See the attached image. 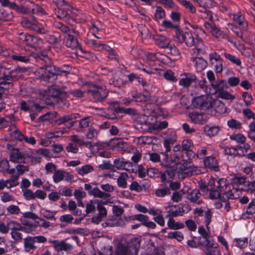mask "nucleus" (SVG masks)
Returning a JSON list of instances; mask_svg holds the SVG:
<instances>
[{"mask_svg": "<svg viewBox=\"0 0 255 255\" xmlns=\"http://www.w3.org/2000/svg\"><path fill=\"white\" fill-rule=\"evenodd\" d=\"M38 73L41 74L39 79L41 81L48 82L52 79H56L58 75H62L64 74L67 76L69 74L68 70L59 68L53 65L52 63L45 67H40L38 69Z\"/></svg>", "mask_w": 255, "mask_h": 255, "instance_id": "nucleus-1", "label": "nucleus"}, {"mask_svg": "<svg viewBox=\"0 0 255 255\" xmlns=\"http://www.w3.org/2000/svg\"><path fill=\"white\" fill-rule=\"evenodd\" d=\"M229 183L226 178H222L216 180L214 178H211L209 181V189L211 193H209V198L211 199H217L220 197L221 194L228 189Z\"/></svg>", "mask_w": 255, "mask_h": 255, "instance_id": "nucleus-2", "label": "nucleus"}, {"mask_svg": "<svg viewBox=\"0 0 255 255\" xmlns=\"http://www.w3.org/2000/svg\"><path fill=\"white\" fill-rule=\"evenodd\" d=\"M174 37L180 43H185L189 47L194 46L198 53L202 52V41L200 39L194 38L192 33L183 32L179 28L176 31Z\"/></svg>", "mask_w": 255, "mask_h": 255, "instance_id": "nucleus-3", "label": "nucleus"}, {"mask_svg": "<svg viewBox=\"0 0 255 255\" xmlns=\"http://www.w3.org/2000/svg\"><path fill=\"white\" fill-rule=\"evenodd\" d=\"M140 242V238H134L127 245L119 243L116 247V255H137Z\"/></svg>", "mask_w": 255, "mask_h": 255, "instance_id": "nucleus-4", "label": "nucleus"}, {"mask_svg": "<svg viewBox=\"0 0 255 255\" xmlns=\"http://www.w3.org/2000/svg\"><path fill=\"white\" fill-rule=\"evenodd\" d=\"M155 119L153 116H146L144 114H138L134 117L135 128L142 132H152L156 128L154 123Z\"/></svg>", "mask_w": 255, "mask_h": 255, "instance_id": "nucleus-5", "label": "nucleus"}, {"mask_svg": "<svg viewBox=\"0 0 255 255\" xmlns=\"http://www.w3.org/2000/svg\"><path fill=\"white\" fill-rule=\"evenodd\" d=\"M87 92L95 102H102L109 94L105 87L92 83L88 84Z\"/></svg>", "mask_w": 255, "mask_h": 255, "instance_id": "nucleus-6", "label": "nucleus"}, {"mask_svg": "<svg viewBox=\"0 0 255 255\" xmlns=\"http://www.w3.org/2000/svg\"><path fill=\"white\" fill-rule=\"evenodd\" d=\"M66 93L54 87H49L41 92L42 100L48 105H53L54 102L57 101V98L60 96H65Z\"/></svg>", "mask_w": 255, "mask_h": 255, "instance_id": "nucleus-7", "label": "nucleus"}, {"mask_svg": "<svg viewBox=\"0 0 255 255\" xmlns=\"http://www.w3.org/2000/svg\"><path fill=\"white\" fill-rule=\"evenodd\" d=\"M213 102L210 96L204 95L194 98L193 104L196 108L204 110L212 108Z\"/></svg>", "mask_w": 255, "mask_h": 255, "instance_id": "nucleus-8", "label": "nucleus"}, {"mask_svg": "<svg viewBox=\"0 0 255 255\" xmlns=\"http://www.w3.org/2000/svg\"><path fill=\"white\" fill-rule=\"evenodd\" d=\"M164 155V158L161 162V165L166 168H173L175 165H180L181 160L179 157L176 153H173L168 156V154L166 152H161Z\"/></svg>", "mask_w": 255, "mask_h": 255, "instance_id": "nucleus-9", "label": "nucleus"}, {"mask_svg": "<svg viewBox=\"0 0 255 255\" xmlns=\"http://www.w3.org/2000/svg\"><path fill=\"white\" fill-rule=\"evenodd\" d=\"M85 189L88 191V193L90 196H93L95 198H98L104 200L109 199L111 197V194L105 193L101 191L97 187L92 188L90 184H85L84 185Z\"/></svg>", "mask_w": 255, "mask_h": 255, "instance_id": "nucleus-10", "label": "nucleus"}, {"mask_svg": "<svg viewBox=\"0 0 255 255\" xmlns=\"http://www.w3.org/2000/svg\"><path fill=\"white\" fill-rule=\"evenodd\" d=\"M43 108L44 107L40 106L39 104L30 101H22L20 103V109L25 112H40Z\"/></svg>", "mask_w": 255, "mask_h": 255, "instance_id": "nucleus-11", "label": "nucleus"}, {"mask_svg": "<svg viewBox=\"0 0 255 255\" xmlns=\"http://www.w3.org/2000/svg\"><path fill=\"white\" fill-rule=\"evenodd\" d=\"M25 12L42 15L46 14L45 10L39 5L31 1H27L23 6Z\"/></svg>", "mask_w": 255, "mask_h": 255, "instance_id": "nucleus-12", "label": "nucleus"}, {"mask_svg": "<svg viewBox=\"0 0 255 255\" xmlns=\"http://www.w3.org/2000/svg\"><path fill=\"white\" fill-rule=\"evenodd\" d=\"M189 117L193 123L198 125L205 124L209 119L207 115L196 112L189 113Z\"/></svg>", "mask_w": 255, "mask_h": 255, "instance_id": "nucleus-13", "label": "nucleus"}, {"mask_svg": "<svg viewBox=\"0 0 255 255\" xmlns=\"http://www.w3.org/2000/svg\"><path fill=\"white\" fill-rule=\"evenodd\" d=\"M209 58L211 64L215 67L217 73H221L223 71V61L216 52H213L209 54Z\"/></svg>", "mask_w": 255, "mask_h": 255, "instance_id": "nucleus-14", "label": "nucleus"}, {"mask_svg": "<svg viewBox=\"0 0 255 255\" xmlns=\"http://www.w3.org/2000/svg\"><path fill=\"white\" fill-rule=\"evenodd\" d=\"M18 38L24 42L25 45L31 47H35V44L41 40L37 37L30 35L27 33H20L18 34Z\"/></svg>", "mask_w": 255, "mask_h": 255, "instance_id": "nucleus-15", "label": "nucleus"}, {"mask_svg": "<svg viewBox=\"0 0 255 255\" xmlns=\"http://www.w3.org/2000/svg\"><path fill=\"white\" fill-rule=\"evenodd\" d=\"M180 206L181 204L172 205L166 207L168 213V214L166 216V218L183 216L184 214V211L183 210V208L180 207Z\"/></svg>", "mask_w": 255, "mask_h": 255, "instance_id": "nucleus-16", "label": "nucleus"}, {"mask_svg": "<svg viewBox=\"0 0 255 255\" xmlns=\"http://www.w3.org/2000/svg\"><path fill=\"white\" fill-rule=\"evenodd\" d=\"M26 71L27 69L25 68L17 67L14 70L4 73L6 75L7 77L13 83L21 78L22 73Z\"/></svg>", "mask_w": 255, "mask_h": 255, "instance_id": "nucleus-17", "label": "nucleus"}, {"mask_svg": "<svg viewBox=\"0 0 255 255\" xmlns=\"http://www.w3.org/2000/svg\"><path fill=\"white\" fill-rule=\"evenodd\" d=\"M49 243H51L53 244V248L58 252L63 251L68 252L71 251L73 248L71 245L66 243L64 241L50 240Z\"/></svg>", "mask_w": 255, "mask_h": 255, "instance_id": "nucleus-18", "label": "nucleus"}, {"mask_svg": "<svg viewBox=\"0 0 255 255\" xmlns=\"http://www.w3.org/2000/svg\"><path fill=\"white\" fill-rule=\"evenodd\" d=\"M184 78L179 81V85L184 87H188L192 83H196L197 78L194 74L190 73H184L182 74Z\"/></svg>", "mask_w": 255, "mask_h": 255, "instance_id": "nucleus-19", "label": "nucleus"}, {"mask_svg": "<svg viewBox=\"0 0 255 255\" xmlns=\"http://www.w3.org/2000/svg\"><path fill=\"white\" fill-rule=\"evenodd\" d=\"M77 35L78 34L76 31H72L70 34H68L66 41V45L67 47H71L72 49L78 48L80 47L77 38Z\"/></svg>", "mask_w": 255, "mask_h": 255, "instance_id": "nucleus-20", "label": "nucleus"}, {"mask_svg": "<svg viewBox=\"0 0 255 255\" xmlns=\"http://www.w3.org/2000/svg\"><path fill=\"white\" fill-rule=\"evenodd\" d=\"M204 26L206 30L211 33L215 37L217 38L223 37V34H222V31L217 27L213 21L205 22L204 23Z\"/></svg>", "mask_w": 255, "mask_h": 255, "instance_id": "nucleus-21", "label": "nucleus"}, {"mask_svg": "<svg viewBox=\"0 0 255 255\" xmlns=\"http://www.w3.org/2000/svg\"><path fill=\"white\" fill-rule=\"evenodd\" d=\"M157 138L154 136H141L134 139V141L139 145L155 144Z\"/></svg>", "mask_w": 255, "mask_h": 255, "instance_id": "nucleus-22", "label": "nucleus"}, {"mask_svg": "<svg viewBox=\"0 0 255 255\" xmlns=\"http://www.w3.org/2000/svg\"><path fill=\"white\" fill-rule=\"evenodd\" d=\"M98 211V214L97 216H95L91 218L92 222L98 224L102 221V219L106 217L107 215V211L105 207L103 205L99 204L97 207Z\"/></svg>", "mask_w": 255, "mask_h": 255, "instance_id": "nucleus-23", "label": "nucleus"}, {"mask_svg": "<svg viewBox=\"0 0 255 255\" xmlns=\"http://www.w3.org/2000/svg\"><path fill=\"white\" fill-rule=\"evenodd\" d=\"M204 164L206 167L214 171L219 170V165L217 159L215 157L209 156L206 157L204 160Z\"/></svg>", "mask_w": 255, "mask_h": 255, "instance_id": "nucleus-24", "label": "nucleus"}, {"mask_svg": "<svg viewBox=\"0 0 255 255\" xmlns=\"http://www.w3.org/2000/svg\"><path fill=\"white\" fill-rule=\"evenodd\" d=\"M201 196V194L199 190L195 189L188 194L187 199L191 202L199 205L203 203Z\"/></svg>", "mask_w": 255, "mask_h": 255, "instance_id": "nucleus-25", "label": "nucleus"}, {"mask_svg": "<svg viewBox=\"0 0 255 255\" xmlns=\"http://www.w3.org/2000/svg\"><path fill=\"white\" fill-rule=\"evenodd\" d=\"M155 43L161 48H168L169 46L170 40L167 37L161 35H157L153 36Z\"/></svg>", "mask_w": 255, "mask_h": 255, "instance_id": "nucleus-26", "label": "nucleus"}, {"mask_svg": "<svg viewBox=\"0 0 255 255\" xmlns=\"http://www.w3.org/2000/svg\"><path fill=\"white\" fill-rule=\"evenodd\" d=\"M192 60L195 64V67L197 72H201L204 70L207 66L206 60L201 57L193 58Z\"/></svg>", "mask_w": 255, "mask_h": 255, "instance_id": "nucleus-27", "label": "nucleus"}, {"mask_svg": "<svg viewBox=\"0 0 255 255\" xmlns=\"http://www.w3.org/2000/svg\"><path fill=\"white\" fill-rule=\"evenodd\" d=\"M12 86L13 83L10 81L5 73L3 72L2 77L0 78V90L9 89Z\"/></svg>", "mask_w": 255, "mask_h": 255, "instance_id": "nucleus-28", "label": "nucleus"}, {"mask_svg": "<svg viewBox=\"0 0 255 255\" xmlns=\"http://www.w3.org/2000/svg\"><path fill=\"white\" fill-rule=\"evenodd\" d=\"M80 115L78 113L71 114L70 115H65L57 120L56 122L58 125L64 124L66 123L70 122L74 119L79 118Z\"/></svg>", "mask_w": 255, "mask_h": 255, "instance_id": "nucleus-29", "label": "nucleus"}, {"mask_svg": "<svg viewBox=\"0 0 255 255\" xmlns=\"http://www.w3.org/2000/svg\"><path fill=\"white\" fill-rule=\"evenodd\" d=\"M93 121L91 117H86L78 121V128L80 131H83L86 128H89Z\"/></svg>", "mask_w": 255, "mask_h": 255, "instance_id": "nucleus-30", "label": "nucleus"}, {"mask_svg": "<svg viewBox=\"0 0 255 255\" xmlns=\"http://www.w3.org/2000/svg\"><path fill=\"white\" fill-rule=\"evenodd\" d=\"M174 217H169V220L167 222L168 227L171 230H176L183 229L184 225L181 222H176L173 218Z\"/></svg>", "mask_w": 255, "mask_h": 255, "instance_id": "nucleus-31", "label": "nucleus"}, {"mask_svg": "<svg viewBox=\"0 0 255 255\" xmlns=\"http://www.w3.org/2000/svg\"><path fill=\"white\" fill-rule=\"evenodd\" d=\"M35 241L31 237H28L24 239V247L25 251L30 252L34 250L36 247L34 245Z\"/></svg>", "mask_w": 255, "mask_h": 255, "instance_id": "nucleus-32", "label": "nucleus"}, {"mask_svg": "<svg viewBox=\"0 0 255 255\" xmlns=\"http://www.w3.org/2000/svg\"><path fill=\"white\" fill-rule=\"evenodd\" d=\"M234 19L238 23L239 28L241 29V30L246 31L247 30V22L244 20V18L241 15H234Z\"/></svg>", "mask_w": 255, "mask_h": 255, "instance_id": "nucleus-33", "label": "nucleus"}, {"mask_svg": "<svg viewBox=\"0 0 255 255\" xmlns=\"http://www.w3.org/2000/svg\"><path fill=\"white\" fill-rule=\"evenodd\" d=\"M22 159V152L18 148H13L10 155V160L13 162H19Z\"/></svg>", "mask_w": 255, "mask_h": 255, "instance_id": "nucleus-34", "label": "nucleus"}, {"mask_svg": "<svg viewBox=\"0 0 255 255\" xmlns=\"http://www.w3.org/2000/svg\"><path fill=\"white\" fill-rule=\"evenodd\" d=\"M240 189L250 192L253 193L255 191V181H253V182H250L249 181H246L245 182L243 187H240Z\"/></svg>", "mask_w": 255, "mask_h": 255, "instance_id": "nucleus-35", "label": "nucleus"}, {"mask_svg": "<svg viewBox=\"0 0 255 255\" xmlns=\"http://www.w3.org/2000/svg\"><path fill=\"white\" fill-rule=\"evenodd\" d=\"M94 170V167L90 164H86L80 168L76 169L77 173L81 176H84L85 174L91 173L93 172Z\"/></svg>", "mask_w": 255, "mask_h": 255, "instance_id": "nucleus-36", "label": "nucleus"}, {"mask_svg": "<svg viewBox=\"0 0 255 255\" xmlns=\"http://www.w3.org/2000/svg\"><path fill=\"white\" fill-rule=\"evenodd\" d=\"M242 148V146H237L236 147H232L230 148H228L225 149V151L226 153V154L232 155L234 156H237V155H244L245 153L243 151H242V153H239L238 152V150L241 149Z\"/></svg>", "mask_w": 255, "mask_h": 255, "instance_id": "nucleus-37", "label": "nucleus"}, {"mask_svg": "<svg viewBox=\"0 0 255 255\" xmlns=\"http://www.w3.org/2000/svg\"><path fill=\"white\" fill-rule=\"evenodd\" d=\"M211 85L214 89L219 92L224 91V89L228 88L226 81L224 80L218 81L215 84L212 83Z\"/></svg>", "mask_w": 255, "mask_h": 255, "instance_id": "nucleus-38", "label": "nucleus"}, {"mask_svg": "<svg viewBox=\"0 0 255 255\" xmlns=\"http://www.w3.org/2000/svg\"><path fill=\"white\" fill-rule=\"evenodd\" d=\"M128 174L126 172L122 173L117 179V184L120 187L126 188L127 186V179Z\"/></svg>", "mask_w": 255, "mask_h": 255, "instance_id": "nucleus-39", "label": "nucleus"}, {"mask_svg": "<svg viewBox=\"0 0 255 255\" xmlns=\"http://www.w3.org/2000/svg\"><path fill=\"white\" fill-rule=\"evenodd\" d=\"M218 127H210L208 125L204 127V132L209 136H213L216 135L219 131Z\"/></svg>", "mask_w": 255, "mask_h": 255, "instance_id": "nucleus-40", "label": "nucleus"}, {"mask_svg": "<svg viewBox=\"0 0 255 255\" xmlns=\"http://www.w3.org/2000/svg\"><path fill=\"white\" fill-rule=\"evenodd\" d=\"M246 179L245 176H236L234 177L232 180V183L233 186H236L238 189H240V187H243Z\"/></svg>", "mask_w": 255, "mask_h": 255, "instance_id": "nucleus-41", "label": "nucleus"}, {"mask_svg": "<svg viewBox=\"0 0 255 255\" xmlns=\"http://www.w3.org/2000/svg\"><path fill=\"white\" fill-rule=\"evenodd\" d=\"M155 195L159 197H164L166 195L170 194V191L169 188L167 186H163L159 188L155 191Z\"/></svg>", "mask_w": 255, "mask_h": 255, "instance_id": "nucleus-42", "label": "nucleus"}, {"mask_svg": "<svg viewBox=\"0 0 255 255\" xmlns=\"http://www.w3.org/2000/svg\"><path fill=\"white\" fill-rule=\"evenodd\" d=\"M213 108L219 114L224 113L226 109L224 104L219 100H214Z\"/></svg>", "mask_w": 255, "mask_h": 255, "instance_id": "nucleus-43", "label": "nucleus"}, {"mask_svg": "<svg viewBox=\"0 0 255 255\" xmlns=\"http://www.w3.org/2000/svg\"><path fill=\"white\" fill-rule=\"evenodd\" d=\"M117 217L115 216H112L111 217H109L107 221L103 224V226L104 227H113L115 226L120 225V224L117 221Z\"/></svg>", "mask_w": 255, "mask_h": 255, "instance_id": "nucleus-44", "label": "nucleus"}, {"mask_svg": "<svg viewBox=\"0 0 255 255\" xmlns=\"http://www.w3.org/2000/svg\"><path fill=\"white\" fill-rule=\"evenodd\" d=\"M18 179V175H16L15 176H12V178L5 180V184L6 185V187L9 188L18 185L19 184Z\"/></svg>", "mask_w": 255, "mask_h": 255, "instance_id": "nucleus-45", "label": "nucleus"}, {"mask_svg": "<svg viewBox=\"0 0 255 255\" xmlns=\"http://www.w3.org/2000/svg\"><path fill=\"white\" fill-rule=\"evenodd\" d=\"M68 209L69 211L73 212V214L75 216H79L81 214V211L77 209V204L73 200H70L68 202Z\"/></svg>", "mask_w": 255, "mask_h": 255, "instance_id": "nucleus-46", "label": "nucleus"}, {"mask_svg": "<svg viewBox=\"0 0 255 255\" xmlns=\"http://www.w3.org/2000/svg\"><path fill=\"white\" fill-rule=\"evenodd\" d=\"M118 112H121V113H124L125 114L129 115L132 116L133 120H134V117L135 116H137L138 114H137V111L133 108H119Z\"/></svg>", "mask_w": 255, "mask_h": 255, "instance_id": "nucleus-47", "label": "nucleus"}, {"mask_svg": "<svg viewBox=\"0 0 255 255\" xmlns=\"http://www.w3.org/2000/svg\"><path fill=\"white\" fill-rule=\"evenodd\" d=\"M167 237L171 239H175L179 242H180L184 239V235L183 233L180 231L170 232L168 234Z\"/></svg>", "mask_w": 255, "mask_h": 255, "instance_id": "nucleus-48", "label": "nucleus"}, {"mask_svg": "<svg viewBox=\"0 0 255 255\" xmlns=\"http://www.w3.org/2000/svg\"><path fill=\"white\" fill-rule=\"evenodd\" d=\"M71 140L72 143H75L78 144L79 146H88L89 143L90 142H86L83 139L80 138L78 135L74 134L71 136Z\"/></svg>", "mask_w": 255, "mask_h": 255, "instance_id": "nucleus-49", "label": "nucleus"}, {"mask_svg": "<svg viewBox=\"0 0 255 255\" xmlns=\"http://www.w3.org/2000/svg\"><path fill=\"white\" fill-rule=\"evenodd\" d=\"M98 135V132L96 129L94 127H90L86 134V137L87 139H96Z\"/></svg>", "mask_w": 255, "mask_h": 255, "instance_id": "nucleus-50", "label": "nucleus"}, {"mask_svg": "<svg viewBox=\"0 0 255 255\" xmlns=\"http://www.w3.org/2000/svg\"><path fill=\"white\" fill-rule=\"evenodd\" d=\"M163 77L165 79L168 81L176 82L177 81V78L174 76V73L171 70H168L165 71L163 75Z\"/></svg>", "mask_w": 255, "mask_h": 255, "instance_id": "nucleus-51", "label": "nucleus"}, {"mask_svg": "<svg viewBox=\"0 0 255 255\" xmlns=\"http://www.w3.org/2000/svg\"><path fill=\"white\" fill-rule=\"evenodd\" d=\"M200 6L204 9L211 8L213 6V1L212 0H196Z\"/></svg>", "mask_w": 255, "mask_h": 255, "instance_id": "nucleus-52", "label": "nucleus"}, {"mask_svg": "<svg viewBox=\"0 0 255 255\" xmlns=\"http://www.w3.org/2000/svg\"><path fill=\"white\" fill-rule=\"evenodd\" d=\"M12 59L16 61L20 62L27 63L30 61V57L29 56H22L19 54H14L11 55Z\"/></svg>", "mask_w": 255, "mask_h": 255, "instance_id": "nucleus-53", "label": "nucleus"}, {"mask_svg": "<svg viewBox=\"0 0 255 255\" xmlns=\"http://www.w3.org/2000/svg\"><path fill=\"white\" fill-rule=\"evenodd\" d=\"M228 126L231 128L239 129L242 128V124L235 119H231L227 122Z\"/></svg>", "mask_w": 255, "mask_h": 255, "instance_id": "nucleus-54", "label": "nucleus"}, {"mask_svg": "<svg viewBox=\"0 0 255 255\" xmlns=\"http://www.w3.org/2000/svg\"><path fill=\"white\" fill-rule=\"evenodd\" d=\"M53 179L55 183H58L64 179V171L56 170L53 175Z\"/></svg>", "mask_w": 255, "mask_h": 255, "instance_id": "nucleus-55", "label": "nucleus"}, {"mask_svg": "<svg viewBox=\"0 0 255 255\" xmlns=\"http://www.w3.org/2000/svg\"><path fill=\"white\" fill-rule=\"evenodd\" d=\"M65 96H60L57 98V101L54 102L53 105H56L58 108H62L65 106H68L69 104L67 100L65 98Z\"/></svg>", "mask_w": 255, "mask_h": 255, "instance_id": "nucleus-56", "label": "nucleus"}, {"mask_svg": "<svg viewBox=\"0 0 255 255\" xmlns=\"http://www.w3.org/2000/svg\"><path fill=\"white\" fill-rule=\"evenodd\" d=\"M133 98L136 102H144L150 99V96L148 95H144L141 93L136 94Z\"/></svg>", "mask_w": 255, "mask_h": 255, "instance_id": "nucleus-57", "label": "nucleus"}, {"mask_svg": "<svg viewBox=\"0 0 255 255\" xmlns=\"http://www.w3.org/2000/svg\"><path fill=\"white\" fill-rule=\"evenodd\" d=\"M224 56L227 59L233 63L235 64L238 66L241 64V61L238 57L227 53H225Z\"/></svg>", "mask_w": 255, "mask_h": 255, "instance_id": "nucleus-58", "label": "nucleus"}, {"mask_svg": "<svg viewBox=\"0 0 255 255\" xmlns=\"http://www.w3.org/2000/svg\"><path fill=\"white\" fill-rule=\"evenodd\" d=\"M165 16V12L161 6H157L154 14L155 18L156 20L161 19Z\"/></svg>", "mask_w": 255, "mask_h": 255, "instance_id": "nucleus-59", "label": "nucleus"}, {"mask_svg": "<svg viewBox=\"0 0 255 255\" xmlns=\"http://www.w3.org/2000/svg\"><path fill=\"white\" fill-rule=\"evenodd\" d=\"M235 246L240 248V249L244 248L247 246L248 244V239L244 238L243 240L241 239H235L234 241Z\"/></svg>", "mask_w": 255, "mask_h": 255, "instance_id": "nucleus-60", "label": "nucleus"}, {"mask_svg": "<svg viewBox=\"0 0 255 255\" xmlns=\"http://www.w3.org/2000/svg\"><path fill=\"white\" fill-rule=\"evenodd\" d=\"M41 212L43 215V217L49 220L54 219V217L56 214V212L51 211L48 210L43 209L41 210Z\"/></svg>", "mask_w": 255, "mask_h": 255, "instance_id": "nucleus-61", "label": "nucleus"}, {"mask_svg": "<svg viewBox=\"0 0 255 255\" xmlns=\"http://www.w3.org/2000/svg\"><path fill=\"white\" fill-rule=\"evenodd\" d=\"M125 161L123 158H117L114 161L113 166L118 170H123Z\"/></svg>", "mask_w": 255, "mask_h": 255, "instance_id": "nucleus-62", "label": "nucleus"}, {"mask_svg": "<svg viewBox=\"0 0 255 255\" xmlns=\"http://www.w3.org/2000/svg\"><path fill=\"white\" fill-rule=\"evenodd\" d=\"M230 139L236 141L237 142L244 143L246 138L242 134L238 133L235 135L230 136Z\"/></svg>", "mask_w": 255, "mask_h": 255, "instance_id": "nucleus-63", "label": "nucleus"}, {"mask_svg": "<svg viewBox=\"0 0 255 255\" xmlns=\"http://www.w3.org/2000/svg\"><path fill=\"white\" fill-rule=\"evenodd\" d=\"M23 196L27 200H34V192L28 189H22Z\"/></svg>", "mask_w": 255, "mask_h": 255, "instance_id": "nucleus-64", "label": "nucleus"}]
</instances>
